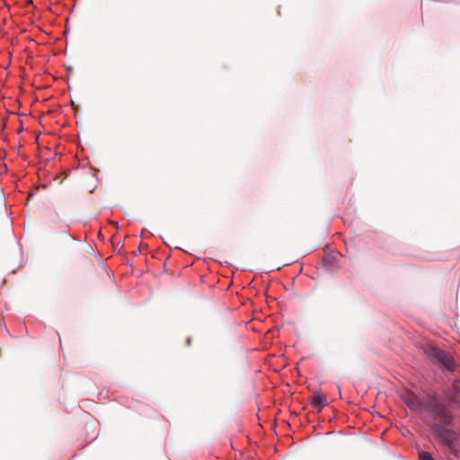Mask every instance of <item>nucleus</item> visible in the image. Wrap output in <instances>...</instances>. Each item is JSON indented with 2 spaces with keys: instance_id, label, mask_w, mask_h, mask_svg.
Listing matches in <instances>:
<instances>
[{
  "instance_id": "4",
  "label": "nucleus",
  "mask_w": 460,
  "mask_h": 460,
  "mask_svg": "<svg viewBox=\"0 0 460 460\" xmlns=\"http://www.w3.org/2000/svg\"><path fill=\"white\" fill-rule=\"evenodd\" d=\"M310 402L317 411H321L328 403L325 394L321 392L314 393Z\"/></svg>"
},
{
  "instance_id": "3",
  "label": "nucleus",
  "mask_w": 460,
  "mask_h": 460,
  "mask_svg": "<svg viewBox=\"0 0 460 460\" xmlns=\"http://www.w3.org/2000/svg\"><path fill=\"white\" fill-rule=\"evenodd\" d=\"M403 402L411 410L422 413L426 411L425 406L429 402V398H425L411 392H408L403 395Z\"/></svg>"
},
{
  "instance_id": "1",
  "label": "nucleus",
  "mask_w": 460,
  "mask_h": 460,
  "mask_svg": "<svg viewBox=\"0 0 460 460\" xmlns=\"http://www.w3.org/2000/svg\"><path fill=\"white\" fill-rule=\"evenodd\" d=\"M425 407V412L429 414L433 421L430 428L435 432L436 438L442 444L452 448L457 439L456 432L447 429L454 421L453 409L445 400L436 396L429 397V402Z\"/></svg>"
},
{
  "instance_id": "2",
  "label": "nucleus",
  "mask_w": 460,
  "mask_h": 460,
  "mask_svg": "<svg viewBox=\"0 0 460 460\" xmlns=\"http://www.w3.org/2000/svg\"><path fill=\"white\" fill-rule=\"evenodd\" d=\"M423 353L434 364L439 365L444 369L453 371L456 368V362L449 353H446L438 348L426 344L422 347Z\"/></svg>"
},
{
  "instance_id": "5",
  "label": "nucleus",
  "mask_w": 460,
  "mask_h": 460,
  "mask_svg": "<svg viewBox=\"0 0 460 460\" xmlns=\"http://www.w3.org/2000/svg\"><path fill=\"white\" fill-rule=\"evenodd\" d=\"M419 460H435L433 456L428 452H420L419 454Z\"/></svg>"
}]
</instances>
